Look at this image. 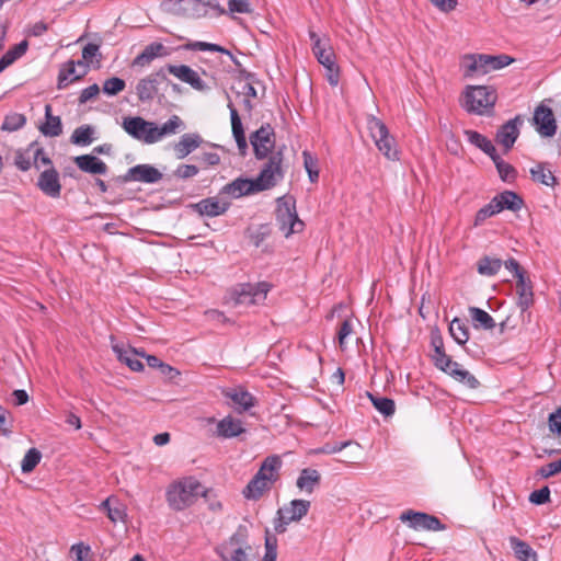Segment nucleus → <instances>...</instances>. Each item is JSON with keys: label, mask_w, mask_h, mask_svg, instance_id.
<instances>
[{"label": "nucleus", "mask_w": 561, "mask_h": 561, "mask_svg": "<svg viewBox=\"0 0 561 561\" xmlns=\"http://www.w3.org/2000/svg\"><path fill=\"white\" fill-rule=\"evenodd\" d=\"M522 124L523 119L517 115L499 127L495 135V141L504 148L505 153L513 148L516 139L518 138L519 127Z\"/></svg>", "instance_id": "ddd939ff"}, {"label": "nucleus", "mask_w": 561, "mask_h": 561, "mask_svg": "<svg viewBox=\"0 0 561 561\" xmlns=\"http://www.w3.org/2000/svg\"><path fill=\"white\" fill-rule=\"evenodd\" d=\"M271 286L266 282L238 284L230 290V299L237 305H257L265 300Z\"/></svg>", "instance_id": "423d86ee"}, {"label": "nucleus", "mask_w": 561, "mask_h": 561, "mask_svg": "<svg viewBox=\"0 0 561 561\" xmlns=\"http://www.w3.org/2000/svg\"><path fill=\"white\" fill-rule=\"evenodd\" d=\"M171 81L167 77L165 68H160L138 80L135 92L140 103L147 104L157 100L159 103L164 99V92Z\"/></svg>", "instance_id": "f03ea898"}, {"label": "nucleus", "mask_w": 561, "mask_h": 561, "mask_svg": "<svg viewBox=\"0 0 561 561\" xmlns=\"http://www.w3.org/2000/svg\"><path fill=\"white\" fill-rule=\"evenodd\" d=\"M228 8L230 12L250 13L251 8L248 0H229Z\"/></svg>", "instance_id": "338daca9"}, {"label": "nucleus", "mask_w": 561, "mask_h": 561, "mask_svg": "<svg viewBox=\"0 0 561 561\" xmlns=\"http://www.w3.org/2000/svg\"><path fill=\"white\" fill-rule=\"evenodd\" d=\"M94 57H99V59H98V64H99L100 59L102 57V55L100 53V45L94 44V43H88L82 49V58L85 61H91L92 58H94Z\"/></svg>", "instance_id": "69168bd1"}, {"label": "nucleus", "mask_w": 561, "mask_h": 561, "mask_svg": "<svg viewBox=\"0 0 561 561\" xmlns=\"http://www.w3.org/2000/svg\"><path fill=\"white\" fill-rule=\"evenodd\" d=\"M209 490L194 477L173 481L167 489L165 500L170 508L180 512L193 505L199 496L207 497Z\"/></svg>", "instance_id": "f257e3e1"}, {"label": "nucleus", "mask_w": 561, "mask_h": 561, "mask_svg": "<svg viewBox=\"0 0 561 561\" xmlns=\"http://www.w3.org/2000/svg\"><path fill=\"white\" fill-rule=\"evenodd\" d=\"M169 55L170 50L167 46L160 42H152L133 59L131 67L145 68L150 66L157 58L168 57Z\"/></svg>", "instance_id": "a211bd4d"}, {"label": "nucleus", "mask_w": 561, "mask_h": 561, "mask_svg": "<svg viewBox=\"0 0 561 561\" xmlns=\"http://www.w3.org/2000/svg\"><path fill=\"white\" fill-rule=\"evenodd\" d=\"M250 550L248 530L243 526H239L236 533L216 549L222 561H250Z\"/></svg>", "instance_id": "39448f33"}, {"label": "nucleus", "mask_w": 561, "mask_h": 561, "mask_svg": "<svg viewBox=\"0 0 561 561\" xmlns=\"http://www.w3.org/2000/svg\"><path fill=\"white\" fill-rule=\"evenodd\" d=\"M399 520L407 523L408 526L414 530L442 531L446 529V526L438 517L413 510L402 512L399 516Z\"/></svg>", "instance_id": "9d476101"}, {"label": "nucleus", "mask_w": 561, "mask_h": 561, "mask_svg": "<svg viewBox=\"0 0 561 561\" xmlns=\"http://www.w3.org/2000/svg\"><path fill=\"white\" fill-rule=\"evenodd\" d=\"M28 47V43L26 39L20 42L19 44L11 47L1 58H0V73L11 66L16 59L22 57Z\"/></svg>", "instance_id": "c03bdc74"}, {"label": "nucleus", "mask_w": 561, "mask_h": 561, "mask_svg": "<svg viewBox=\"0 0 561 561\" xmlns=\"http://www.w3.org/2000/svg\"><path fill=\"white\" fill-rule=\"evenodd\" d=\"M449 333L455 342L459 345H465L469 340L468 327L459 318L451 320L449 324Z\"/></svg>", "instance_id": "de8ad7c7"}, {"label": "nucleus", "mask_w": 561, "mask_h": 561, "mask_svg": "<svg viewBox=\"0 0 561 561\" xmlns=\"http://www.w3.org/2000/svg\"><path fill=\"white\" fill-rule=\"evenodd\" d=\"M100 93V88L96 83L84 88L78 99L79 104H85L88 101L96 98Z\"/></svg>", "instance_id": "0e129e2a"}, {"label": "nucleus", "mask_w": 561, "mask_h": 561, "mask_svg": "<svg viewBox=\"0 0 561 561\" xmlns=\"http://www.w3.org/2000/svg\"><path fill=\"white\" fill-rule=\"evenodd\" d=\"M14 164L21 171H28L32 165H34L33 153L30 152V145L26 149L16 151L14 157Z\"/></svg>", "instance_id": "5fc2aeb1"}, {"label": "nucleus", "mask_w": 561, "mask_h": 561, "mask_svg": "<svg viewBox=\"0 0 561 561\" xmlns=\"http://www.w3.org/2000/svg\"><path fill=\"white\" fill-rule=\"evenodd\" d=\"M531 180L536 183L554 187L558 184L557 178L553 175L551 170L547 168V163L538 162L535 167L530 169Z\"/></svg>", "instance_id": "f704fd0d"}, {"label": "nucleus", "mask_w": 561, "mask_h": 561, "mask_svg": "<svg viewBox=\"0 0 561 561\" xmlns=\"http://www.w3.org/2000/svg\"><path fill=\"white\" fill-rule=\"evenodd\" d=\"M445 373L470 389H477L480 386L479 380L468 370L461 368L457 362H453L448 371Z\"/></svg>", "instance_id": "58836bf2"}, {"label": "nucleus", "mask_w": 561, "mask_h": 561, "mask_svg": "<svg viewBox=\"0 0 561 561\" xmlns=\"http://www.w3.org/2000/svg\"><path fill=\"white\" fill-rule=\"evenodd\" d=\"M26 124V117L21 113H9L5 115L1 129L5 131H15Z\"/></svg>", "instance_id": "3c124183"}, {"label": "nucleus", "mask_w": 561, "mask_h": 561, "mask_svg": "<svg viewBox=\"0 0 561 561\" xmlns=\"http://www.w3.org/2000/svg\"><path fill=\"white\" fill-rule=\"evenodd\" d=\"M310 508L307 500H293L289 505L280 507L274 519V529L277 534L286 531V526L291 522H298L306 516Z\"/></svg>", "instance_id": "1a4fd4ad"}, {"label": "nucleus", "mask_w": 561, "mask_h": 561, "mask_svg": "<svg viewBox=\"0 0 561 561\" xmlns=\"http://www.w3.org/2000/svg\"><path fill=\"white\" fill-rule=\"evenodd\" d=\"M499 213L504 209L518 211L524 206V199L513 191H504L493 197Z\"/></svg>", "instance_id": "c85d7f7f"}, {"label": "nucleus", "mask_w": 561, "mask_h": 561, "mask_svg": "<svg viewBox=\"0 0 561 561\" xmlns=\"http://www.w3.org/2000/svg\"><path fill=\"white\" fill-rule=\"evenodd\" d=\"M228 108L230 111V121L233 138L237 142L239 153L245 156L248 151V141L244 134V128L239 116L237 108L231 101L228 102Z\"/></svg>", "instance_id": "393cba45"}, {"label": "nucleus", "mask_w": 561, "mask_h": 561, "mask_svg": "<svg viewBox=\"0 0 561 561\" xmlns=\"http://www.w3.org/2000/svg\"><path fill=\"white\" fill-rule=\"evenodd\" d=\"M45 118L46 122L39 127L41 133L47 137H57L62 133V124L59 116L51 114V105L46 104L45 106Z\"/></svg>", "instance_id": "c9c22d12"}, {"label": "nucleus", "mask_w": 561, "mask_h": 561, "mask_svg": "<svg viewBox=\"0 0 561 561\" xmlns=\"http://www.w3.org/2000/svg\"><path fill=\"white\" fill-rule=\"evenodd\" d=\"M94 128L90 125H82L76 128L71 135V142L87 146L93 141Z\"/></svg>", "instance_id": "8fccbe9b"}, {"label": "nucleus", "mask_w": 561, "mask_h": 561, "mask_svg": "<svg viewBox=\"0 0 561 561\" xmlns=\"http://www.w3.org/2000/svg\"><path fill=\"white\" fill-rule=\"evenodd\" d=\"M463 134L471 145L482 150L490 158L494 157L497 153L492 141L482 134L471 129H466Z\"/></svg>", "instance_id": "e433bc0d"}, {"label": "nucleus", "mask_w": 561, "mask_h": 561, "mask_svg": "<svg viewBox=\"0 0 561 561\" xmlns=\"http://www.w3.org/2000/svg\"><path fill=\"white\" fill-rule=\"evenodd\" d=\"M536 129L542 137H552L557 131L556 117L552 110L545 104L536 107L534 113Z\"/></svg>", "instance_id": "4468645a"}, {"label": "nucleus", "mask_w": 561, "mask_h": 561, "mask_svg": "<svg viewBox=\"0 0 561 561\" xmlns=\"http://www.w3.org/2000/svg\"><path fill=\"white\" fill-rule=\"evenodd\" d=\"M173 3L178 14L187 18H202L207 15V4H211V0H168Z\"/></svg>", "instance_id": "4be33fe9"}, {"label": "nucleus", "mask_w": 561, "mask_h": 561, "mask_svg": "<svg viewBox=\"0 0 561 561\" xmlns=\"http://www.w3.org/2000/svg\"><path fill=\"white\" fill-rule=\"evenodd\" d=\"M273 483L274 482L268 480V478H263L255 473V476L250 480L243 490V495L247 499L257 500L266 490L271 489Z\"/></svg>", "instance_id": "2f4dec72"}, {"label": "nucleus", "mask_w": 561, "mask_h": 561, "mask_svg": "<svg viewBox=\"0 0 561 561\" xmlns=\"http://www.w3.org/2000/svg\"><path fill=\"white\" fill-rule=\"evenodd\" d=\"M162 176V173L151 164H137L127 170L123 181L153 184L159 182Z\"/></svg>", "instance_id": "2eb2a0df"}, {"label": "nucleus", "mask_w": 561, "mask_h": 561, "mask_svg": "<svg viewBox=\"0 0 561 561\" xmlns=\"http://www.w3.org/2000/svg\"><path fill=\"white\" fill-rule=\"evenodd\" d=\"M550 501V489L545 485L539 490H536L530 493L529 502L536 505H542Z\"/></svg>", "instance_id": "bf43d9fd"}, {"label": "nucleus", "mask_w": 561, "mask_h": 561, "mask_svg": "<svg viewBox=\"0 0 561 561\" xmlns=\"http://www.w3.org/2000/svg\"><path fill=\"white\" fill-rule=\"evenodd\" d=\"M479 61L482 62L483 73L486 75L494 70H500L514 61V58L505 54L486 55L480 54Z\"/></svg>", "instance_id": "473e14b6"}, {"label": "nucleus", "mask_w": 561, "mask_h": 561, "mask_svg": "<svg viewBox=\"0 0 561 561\" xmlns=\"http://www.w3.org/2000/svg\"><path fill=\"white\" fill-rule=\"evenodd\" d=\"M76 165L85 173L90 174H105L107 165L101 159L92 154H82L73 159Z\"/></svg>", "instance_id": "cd10ccee"}, {"label": "nucleus", "mask_w": 561, "mask_h": 561, "mask_svg": "<svg viewBox=\"0 0 561 561\" xmlns=\"http://www.w3.org/2000/svg\"><path fill=\"white\" fill-rule=\"evenodd\" d=\"M280 466H282V460L278 456H276V455L268 456L262 462L256 474H259L263 478H268V480L275 482L278 478L277 471L279 470Z\"/></svg>", "instance_id": "37998d69"}, {"label": "nucleus", "mask_w": 561, "mask_h": 561, "mask_svg": "<svg viewBox=\"0 0 561 561\" xmlns=\"http://www.w3.org/2000/svg\"><path fill=\"white\" fill-rule=\"evenodd\" d=\"M497 100L496 91L491 85H470L466 89L462 107L471 114L483 115L493 108Z\"/></svg>", "instance_id": "20e7f679"}, {"label": "nucleus", "mask_w": 561, "mask_h": 561, "mask_svg": "<svg viewBox=\"0 0 561 561\" xmlns=\"http://www.w3.org/2000/svg\"><path fill=\"white\" fill-rule=\"evenodd\" d=\"M517 306L524 314L534 304L533 283L526 275H518L516 279Z\"/></svg>", "instance_id": "b1692460"}, {"label": "nucleus", "mask_w": 561, "mask_h": 561, "mask_svg": "<svg viewBox=\"0 0 561 561\" xmlns=\"http://www.w3.org/2000/svg\"><path fill=\"white\" fill-rule=\"evenodd\" d=\"M184 126L182 118L178 115H172L162 126H158L154 123V138L156 142L161 140L165 136L174 135L178 130Z\"/></svg>", "instance_id": "79ce46f5"}, {"label": "nucleus", "mask_w": 561, "mask_h": 561, "mask_svg": "<svg viewBox=\"0 0 561 561\" xmlns=\"http://www.w3.org/2000/svg\"><path fill=\"white\" fill-rule=\"evenodd\" d=\"M499 214L497 207L493 201V198L490 201L489 204L484 205L482 208H480L474 217V226L482 225L488 218Z\"/></svg>", "instance_id": "4d7b16f0"}, {"label": "nucleus", "mask_w": 561, "mask_h": 561, "mask_svg": "<svg viewBox=\"0 0 561 561\" xmlns=\"http://www.w3.org/2000/svg\"><path fill=\"white\" fill-rule=\"evenodd\" d=\"M374 408L385 416H391L396 411L394 401L387 397L375 396L367 392Z\"/></svg>", "instance_id": "09e8293b"}, {"label": "nucleus", "mask_w": 561, "mask_h": 561, "mask_svg": "<svg viewBox=\"0 0 561 561\" xmlns=\"http://www.w3.org/2000/svg\"><path fill=\"white\" fill-rule=\"evenodd\" d=\"M244 432L243 423L232 415H227L217 423L216 435L220 438L228 439L238 437Z\"/></svg>", "instance_id": "a878e982"}, {"label": "nucleus", "mask_w": 561, "mask_h": 561, "mask_svg": "<svg viewBox=\"0 0 561 561\" xmlns=\"http://www.w3.org/2000/svg\"><path fill=\"white\" fill-rule=\"evenodd\" d=\"M250 144L253 147L257 160H263L272 154L275 148V133L271 124H263L257 130L250 135Z\"/></svg>", "instance_id": "f8f14e48"}, {"label": "nucleus", "mask_w": 561, "mask_h": 561, "mask_svg": "<svg viewBox=\"0 0 561 561\" xmlns=\"http://www.w3.org/2000/svg\"><path fill=\"white\" fill-rule=\"evenodd\" d=\"M126 87L125 80L118 77L106 79L103 83V92L106 95L114 96L122 92Z\"/></svg>", "instance_id": "6e6d98bb"}, {"label": "nucleus", "mask_w": 561, "mask_h": 561, "mask_svg": "<svg viewBox=\"0 0 561 561\" xmlns=\"http://www.w3.org/2000/svg\"><path fill=\"white\" fill-rule=\"evenodd\" d=\"M198 173V168L194 164H181L175 170L174 174L179 179H190Z\"/></svg>", "instance_id": "e2e57ef3"}, {"label": "nucleus", "mask_w": 561, "mask_h": 561, "mask_svg": "<svg viewBox=\"0 0 561 561\" xmlns=\"http://www.w3.org/2000/svg\"><path fill=\"white\" fill-rule=\"evenodd\" d=\"M275 220L286 238L302 231L305 227L296 210V199L290 195H284L276 199Z\"/></svg>", "instance_id": "7ed1b4c3"}, {"label": "nucleus", "mask_w": 561, "mask_h": 561, "mask_svg": "<svg viewBox=\"0 0 561 561\" xmlns=\"http://www.w3.org/2000/svg\"><path fill=\"white\" fill-rule=\"evenodd\" d=\"M122 127L138 141L147 145L156 144L154 122L146 121L140 116H127L123 118Z\"/></svg>", "instance_id": "9b49d317"}, {"label": "nucleus", "mask_w": 561, "mask_h": 561, "mask_svg": "<svg viewBox=\"0 0 561 561\" xmlns=\"http://www.w3.org/2000/svg\"><path fill=\"white\" fill-rule=\"evenodd\" d=\"M229 206V203H220L216 197H207L201 199L198 203L188 205V207L196 211L199 216L207 217H217L224 215L228 210Z\"/></svg>", "instance_id": "5701e85b"}, {"label": "nucleus", "mask_w": 561, "mask_h": 561, "mask_svg": "<svg viewBox=\"0 0 561 561\" xmlns=\"http://www.w3.org/2000/svg\"><path fill=\"white\" fill-rule=\"evenodd\" d=\"M36 186L48 197L58 198L61 194V184L58 171L47 168L37 178Z\"/></svg>", "instance_id": "f3484780"}, {"label": "nucleus", "mask_w": 561, "mask_h": 561, "mask_svg": "<svg viewBox=\"0 0 561 561\" xmlns=\"http://www.w3.org/2000/svg\"><path fill=\"white\" fill-rule=\"evenodd\" d=\"M432 359L435 367L442 371H448V368H450L454 362L451 357L446 354L444 346L434 348Z\"/></svg>", "instance_id": "864d4df0"}, {"label": "nucleus", "mask_w": 561, "mask_h": 561, "mask_svg": "<svg viewBox=\"0 0 561 561\" xmlns=\"http://www.w3.org/2000/svg\"><path fill=\"white\" fill-rule=\"evenodd\" d=\"M115 505L113 507H108L107 517L113 523L125 522L127 517L126 507L124 504L119 503L117 500L114 501Z\"/></svg>", "instance_id": "13d9d810"}, {"label": "nucleus", "mask_w": 561, "mask_h": 561, "mask_svg": "<svg viewBox=\"0 0 561 561\" xmlns=\"http://www.w3.org/2000/svg\"><path fill=\"white\" fill-rule=\"evenodd\" d=\"M203 138L197 133H187L181 136L180 140L174 144V152L179 159H183L196 150L202 144Z\"/></svg>", "instance_id": "bb28decb"}, {"label": "nucleus", "mask_w": 561, "mask_h": 561, "mask_svg": "<svg viewBox=\"0 0 561 561\" xmlns=\"http://www.w3.org/2000/svg\"><path fill=\"white\" fill-rule=\"evenodd\" d=\"M263 192L256 179L237 178L232 182L226 184L221 190L220 194H227L233 198H240L242 196Z\"/></svg>", "instance_id": "dca6fc26"}, {"label": "nucleus", "mask_w": 561, "mask_h": 561, "mask_svg": "<svg viewBox=\"0 0 561 561\" xmlns=\"http://www.w3.org/2000/svg\"><path fill=\"white\" fill-rule=\"evenodd\" d=\"M502 265L503 261L501 259L484 255L477 262V271L483 276H494Z\"/></svg>", "instance_id": "a18cd8bd"}, {"label": "nucleus", "mask_w": 561, "mask_h": 561, "mask_svg": "<svg viewBox=\"0 0 561 561\" xmlns=\"http://www.w3.org/2000/svg\"><path fill=\"white\" fill-rule=\"evenodd\" d=\"M508 541L518 561H537V552L526 541L515 536L510 537Z\"/></svg>", "instance_id": "72a5a7b5"}, {"label": "nucleus", "mask_w": 561, "mask_h": 561, "mask_svg": "<svg viewBox=\"0 0 561 561\" xmlns=\"http://www.w3.org/2000/svg\"><path fill=\"white\" fill-rule=\"evenodd\" d=\"M113 352L119 362L126 364L133 371H141L144 364L135 357L136 348L125 346L124 344H113Z\"/></svg>", "instance_id": "7c9ffc66"}, {"label": "nucleus", "mask_w": 561, "mask_h": 561, "mask_svg": "<svg viewBox=\"0 0 561 561\" xmlns=\"http://www.w3.org/2000/svg\"><path fill=\"white\" fill-rule=\"evenodd\" d=\"M491 160L495 164L500 179L503 182L512 183L515 181L517 178V171L512 164L504 161L499 153L492 157Z\"/></svg>", "instance_id": "49530a36"}, {"label": "nucleus", "mask_w": 561, "mask_h": 561, "mask_svg": "<svg viewBox=\"0 0 561 561\" xmlns=\"http://www.w3.org/2000/svg\"><path fill=\"white\" fill-rule=\"evenodd\" d=\"M468 311L476 329L493 330L496 327L494 319L485 310L469 307Z\"/></svg>", "instance_id": "ea45409f"}, {"label": "nucleus", "mask_w": 561, "mask_h": 561, "mask_svg": "<svg viewBox=\"0 0 561 561\" xmlns=\"http://www.w3.org/2000/svg\"><path fill=\"white\" fill-rule=\"evenodd\" d=\"M548 425L550 432L561 437V408L549 415Z\"/></svg>", "instance_id": "680f3d73"}, {"label": "nucleus", "mask_w": 561, "mask_h": 561, "mask_svg": "<svg viewBox=\"0 0 561 561\" xmlns=\"http://www.w3.org/2000/svg\"><path fill=\"white\" fill-rule=\"evenodd\" d=\"M367 125L378 150L389 160L398 159L394 139L390 136L385 123L375 116H370Z\"/></svg>", "instance_id": "6e6552de"}, {"label": "nucleus", "mask_w": 561, "mask_h": 561, "mask_svg": "<svg viewBox=\"0 0 561 561\" xmlns=\"http://www.w3.org/2000/svg\"><path fill=\"white\" fill-rule=\"evenodd\" d=\"M283 161L284 156L282 150H277L272 154H268L267 161L264 163L259 175L255 178L262 191L273 188L284 179L285 171L283 169Z\"/></svg>", "instance_id": "0eeeda50"}, {"label": "nucleus", "mask_w": 561, "mask_h": 561, "mask_svg": "<svg viewBox=\"0 0 561 561\" xmlns=\"http://www.w3.org/2000/svg\"><path fill=\"white\" fill-rule=\"evenodd\" d=\"M30 152L33 153V163L35 169L39 170L38 160H41V158H47V153L44 151V149L39 146L37 141H33L30 144Z\"/></svg>", "instance_id": "774afa93"}, {"label": "nucleus", "mask_w": 561, "mask_h": 561, "mask_svg": "<svg viewBox=\"0 0 561 561\" xmlns=\"http://www.w3.org/2000/svg\"><path fill=\"white\" fill-rule=\"evenodd\" d=\"M42 459V454L36 448H31L24 455L21 462V470L23 473H28L35 469Z\"/></svg>", "instance_id": "603ef678"}, {"label": "nucleus", "mask_w": 561, "mask_h": 561, "mask_svg": "<svg viewBox=\"0 0 561 561\" xmlns=\"http://www.w3.org/2000/svg\"><path fill=\"white\" fill-rule=\"evenodd\" d=\"M321 483V473L317 469L305 468L300 471L296 485L300 491L311 494Z\"/></svg>", "instance_id": "c756f323"}, {"label": "nucleus", "mask_w": 561, "mask_h": 561, "mask_svg": "<svg viewBox=\"0 0 561 561\" xmlns=\"http://www.w3.org/2000/svg\"><path fill=\"white\" fill-rule=\"evenodd\" d=\"M561 472V459L557 461L549 462L542 467H540L537 471V474L541 478L548 479Z\"/></svg>", "instance_id": "052dcab7"}, {"label": "nucleus", "mask_w": 561, "mask_h": 561, "mask_svg": "<svg viewBox=\"0 0 561 561\" xmlns=\"http://www.w3.org/2000/svg\"><path fill=\"white\" fill-rule=\"evenodd\" d=\"M480 54H466L460 58V69L465 78H472L477 75H484L482 62L479 61Z\"/></svg>", "instance_id": "4c0bfd02"}, {"label": "nucleus", "mask_w": 561, "mask_h": 561, "mask_svg": "<svg viewBox=\"0 0 561 561\" xmlns=\"http://www.w3.org/2000/svg\"><path fill=\"white\" fill-rule=\"evenodd\" d=\"M224 396L231 400L232 408L237 413L249 411L256 404L255 397L242 387L227 389L224 391Z\"/></svg>", "instance_id": "aec40b11"}, {"label": "nucleus", "mask_w": 561, "mask_h": 561, "mask_svg": "<svg viewBox=\"0 0 561 561\" xmlns=\"http://www.w3.org/2000/svg\"><path fill=\"white\" fill-rule=\"evenodd\" d=\"M165 72H169L180 79L181 81L190 84L197 91H205L208 89L206 83L201 79L199 75L186 65H165Z\"/></svg>", "instance_id": "6ab92c4d"}, {"label": "nucleus", "mask_w": 561, "mask_h": 561, "mask_svg": "<svg viewBox=\"0 0 561 561\" xmlns=\"http://www.w3.org/2000/svg\"><path fill=\"white\" fill-rule=\"evenodd\" d=\"M319 64L325 69V78L332 87H336L340 82V68L335 61V54L331 47L319 49L314 54Z\"/></svg>", "instance_id": "412c9836"}, {"label": "nucleus", "mask_w": 561, "mask_h": 561, "mask_svg": "<svg viewBox=\"0 0 561 561\" xmlns=\"http://www.w3.org/2000/svg\"><path fill=\"white\" fill-rule=\"evenodd\" d=\"M79 72L80 71L77 70L76 62L72 59L61 64L57 78V89H66L69 84L76 82L77 80H72V78Z\"/></svg>", "instance_id": "a19ab883"}]
</instances>
